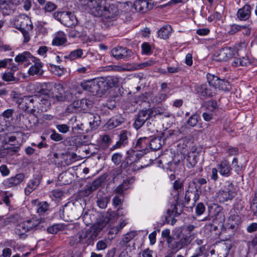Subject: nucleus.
<instances>
[{
  "label": "nucleus",
  "instance_id": "f257e3e1",
  "mask_svg": "<svg viewBox=\"0 0 257 257\" xmlns=\"http://www.w3.org/2000/svg\"><path fill=\"white\" fill-rule=\"evenodd\" d=\"M103 227L104 225L101 224L89 229L79 231L75 235L71 237L69 242L70 244L71 245H74L77 243L87 245L92 244L94 240L96 239L99 232Z\"/></svg>",
  "mask_w": 257,
  "mask_h": 257
},
{
  "label": "nucleus",
  "instance_id": "f03ea898",
  "mask_svg": "<svg viewBox=\"0 0 257 257\" xmlns=\"http://www.w3.org/2000/svg\"><path fill=\"white\" fill-rule=\"evenodd\" d=\"M161 236L166 238L168 247L175 252L187 246L192 241L190 236L187 235H183L178 241L175 240L174 237L170 235V230L169 229L163 230Z\"/></svg>",
  "mask_w": 257,
  "mask_h": 257
},
{
  "label": "nucleus",
  "instance_id": "7ed1b4c3",
  "mask_svg": "<svg viewBox=\"0 0 257 257\" xmlns=\"http://www.w3.org/2000/svg\"><path fill=\"white\" fill-rule=\"evenodd\" d=\"M40 222L39 219L34 218L24 221L16 226L15 233L20 238L24 239L27 236L26 233L35 229Z\"/></svg>",
  "mask_w": 257,
  "mask_h": 257
},
{
  "label": "nucleus",
  "instance_id": "20e7f679",
  "mask_svg": "<svg viewBox=\"0 0 257 257\" xmlns=\"http://www.w3.org/2000/svg\"><path fill=\"white\" fill-rule=\"evenodd\" d=\"M19 108L31 113L35 112L38 107L39 98L38 94L23 96L22 99H19Z\"/></svg>",
  "mask_w": 257,
  "mask_h": 257
},
{
  "label": "nucleus",
  "instance_id": "39448f33",
  "mask_svg": "<svg viewBox=\"0 0 257 257\" xmlns=\"http://www.w3.org/2000/svg\"><path fill=\"white\" fill-rule=\"evenodd\" d=\"M100 94H103L110 88L116 87L118 82V78L114 76H107L97 79Z\"/></svg>",
  "mask_w": 257,
  "mask_h": 257
},
{
  "label": "nucleus",
  "instance_id": "423d86ee",
  "mask_svg": "<svg viewBox=\"0 0 257 257\" xmlns=\"http://www.w3.org/2000/svg\"><path fill=\"white\" fill-rule=\"evenodd\" d=\"M69 154L67 152H54L51 155L50 162L58 167H62L69 166L71 161L69 159Z\"/></svg>",
  "mask_w": 257,
  "mask_h": 257
},
{
  "label": "nucleus",
  "instance_id": "0eeeda50",
  "mask_svg": "<svg viewBox=\"0 0 257 257\" xmlns=\"http://www.w3.org/2000/svg\"><path fill=\"white\" fill-rule=\"evenodd\" d=\"M236 194L234 185L230 183L225 186L223 189L219 190L216 193V197L220 203H223L228 200H231Z\"/></svg>",
  "mask_w": 257,
  "mask_h": 257
},
{
  "label": "nucleus",
  "instance_id": "6e6552de",
  "mask_svg": "<svg viewBox=\"0 0 257 257\" xmlns=\"http://www.w3.org/2000/svg\"><path fill=\"white\" fill-rule=\"evenodd\" d=\"M242 49H218L213 56V59L217 61H226L229 59L239 56V51Z\"/></svg>",
  "mask_w": 257,
  "mask_h": 257
},
{
  "label": "nucleus",
  "instance_id": "1a4fd4ad",
  "mask_svg": "<svg viewBox=\"0 0 257 257\" xmlns=\"http://www.w3.org/2000/svg\"><path fill=\"white\" fill-rule=\"evenodd\" d=\"M102 0H88L86 4L88 12L95 17H100L102 15L103 6Z\"/></svg>",
  "mask_w": 257,
  "mask_h": 257
},
{
  "label": "nucleus",
  "instance_id": "9d476101",
  "mask_svg": "<svg viewBox=\"0 0 257 257\" xmlns=\"http://www.w3.org/2000/svg\"><path fill=\"white\" fill-rule=\"evenodd\" d=\"M154 112L153 108H149L148 109L141 110L136 118L135 121L133 124L134 127L138 130L143 126L146 121L153 115Z\"/></svg>",
  "mask_w": 257,
  "mask_h": 257
},
{
  "label": "nucleus",
  "instance_id": "9b49d317",
  "mask_svg": "<svg viewBox=\"0 0 257 257\" xmlns=\"http://www.w3.org/2000/svg\"><path fill=\"white\" fill-rule=\"evenodd\" d=\"M16 28L21 32L32 31L33 26L31 20L28 17H19L15 21Z\"/></svg>",
  "mask_w": 257,
  "mask_h": 257
},
{
  "label": "nucleus",
  "instance_id": "f8f14e48",
  "mask_svg": "<svg viewBox=\"0 0 257 257\" xmlns=\"http://www.w3.org/2000/svg\"><path fill=\"white\" fill-rule=\"evenodd\" d=\"M106 179L104 176L98 177L91 184L87 185L85 188L81 191V195L86 197L96 190L103 183Z\"/></svg>",
  "mask_w": 257,
  "mask_h": 257
},
{
  "label": "nucleus",
  "instance_id": "ddd939ff",
  "mask_svg": "<svg viewBox=\"0 0 257 257\" xmlns=\"http://www.w3.org/2000/svg\"><path fill=\"white\" fill-rule=\"evenodd\" d=\"M102 15L100 16L106 20H113L118 15L117 7L114 5L104 6L102 10Z\"/></svg>",
  "mask_w": 257,
  "mask_h": 257
},
{
  "label": "nucleus",
  "instance_id": "4468645a",
  "mask_svg": "<svg viewBox=\"0 0 257 257\" xmlns=\"http://www.w3.org/2000/svg\"><path fill=\"white\" fill-rule=\"evenodd\" d=\"M83 89L91 93L93 95L100 94L97 79L83 81L81 83Z\"/></svg>",
  "mask_w": 257,
  "mask_h": 257
},
{
  "label": "nucleus",
  "instance_id": "2eb2a0df",
  "mask_svg": "<svg viewBox=\"0 0 257 257\" xmlns=\"http://www.w3.org/2000/svg\"><path fill=\"white\" fill-rule=\"evenodd\" d=\"M61 23L67 27H72L77 24V20L74 14L65 11Z\"/></svg>",
  "mask_w": 257,
  "mask_h": 257
},
{
  "label": "nucleus",
  "instance_id": "dca6fc26",
  "mask_svg": "<svg viewBox=\"0 0 257 257\" xmlns=\"http://www.w3.org/2000/svg\"><path fill=\"white\" fill-rule=\"evenodd\" d=\"M194 91L200 97L206 98L212 96V90L207 84L196 86Z\"/></svg>",
  "mask_w": 257,
  "mask_h": 257
},
{
  "label": "nucleus",
  "instance_id": "f3484780",
  "mask_svg": "<svg viewBox=\"0 0 257 257\" xmlns=\"http://www.w3.org/2000/svg\"><path fill=\"white\" fill-rule=\"evenodd\" d=\"M219 174L223 177H228L231 175L232 168L229 162L223 160L217 165Z\"/></svg>",
  "mask_w": 257,
  "mask_h": 257
},
{
  "label": "nucleus",
  "instance_id": "a211bd4d",
  "mask_svg": "<svg viewBox=\"0 0 257 257\" xmlns=\"http://www.w3.org/2000/svg\"><path fill=\"white\" fill-rule=\"evenodd\" d=\"M111 54L117 60L126 59L133 55V52L131 49H111Z\"/></svg>",
  "mask_w": 257,
  "mask_h": 257
},
{
  "label": "nucleus",
  "instance_id": "6ab92c4d",
  "mask_svg": "<svg viewBox=\"0 0 257 257\" xmlns=\"http://www.w3.org/2000/svg\"><path fill=\"white\" fill-rule=\"evenodd\" d=\"M251 7L249 5H245L237 12V17L240 21L247 20L250 17Z\"/></svg>",
  "mask_w": 257,
  "mask_h": 257
},
{
  "label": "nucleus",
  "instance_id": "aec40b11",
  "mask_svg": "<svg viewBox=\"0 0 257 257\" xmlns=\"http://www.w3.org/2000/svg\"><path fill=\"white\" fill-rule=\"evenodd\" d=\"M129 133L126 131H122L119 135V141H117L115 145L112 146L110 150L114 151V150L120 148L126 145L128 143V135Z\"/></svg>",
  "mask_w": 257,
  "mask_h": 257
},
{
  "label": "nucleus",
  "instance_id": "412c9836",
  "mask_svg": "<svg viewBox=\"0 0 257 257\" xmlns=\"http://www.w3.org/2000/svg\"><path fill=\"white\" fill-rule=\"evenodd\" d=\"M15 7L11 2H6V0H0V9L4 16H8L14 13Z\"/></svg>",
  "mask_w": 257,
  "mask_h": 257
},
{
  "label": "nucleus",
  "instance_id": "4be33fe9",
  "mask_svg": "<svg viewBox=\"0 0 257 257\" xmlns=\"http://www.w3.org/2000/svg\"><path fill=\"white\" fill-rule=\"evenodd\" d=\"M25 176L23 173H19L15 176L7 179L5 184L8 187H14L20 184L25 179Z\"/></svg>",
  "mask_w": 257,
  "mask_h": 257
},
{
  "label": "nucleus",
  "instance_id": "5701e85b",
  "mask_svg": "<svg viewBox=\"0 0 257 257\" xmlns=\"http://www.w3.org/2000/svg\"><path fill=\"white\" fill-rule=\"evenodd\" d=\"M32 205L37 207V212L40 215H43L49 210V204L46 201L40 202L38 199L31 201Z\"/></svg>",
  "mask_w": 257,
  "mask_h": 257
},
{
  "label": "nucleus",
  "instance_id": "b1692460",
  "mask_svg": "<svg viewBox=\"0 0 257 257\" xmlns=\"http://www.w3.org/2000/svg\"><path fill=\"white\" fill-rule=\"evenodd\" d=\"M124 122V118L120 115H116L110 118L106 123L108 130H112Z\"/></svg>",
  "mask_w": 257,
  "mask_h": 257
},
{
  "label": "nucleus",
  "instance_id": "393cba45",
  "mask_svg": "<svg viewBox=\"0 0 257 257\" xmlns=\"http://www.w3.org/2000/svg\"><path fill=\"white\" fill-rule=\"evenodd\" d=\"M49 96L45 95H38V98L39 100L38 102L37 109L41 111H47L50 107L51 103L48 98Z\"/></svg>",
  "mask_w": 257,
  "mask_h": 257
},
{
  "label": "nucleus",
  "instance_id": "a878e982",
  "mask_svg": "<svg viewBox=\"0 0 257 257\" xmlns=\"http://www.w3.org/2000/svg\"><path fill=\"white\" fill-rule=\"evenodd\" d=\"M199 153L196 151L188 153L187 158L186 166L188 168H192L195 166L199 159Z\"/></svg>",
  "mask_w": 257,
  "mask_h": 257
},
{
  "label": "nucleus",
  "instance_id": "bb28decb",
  "mask_svg": "<svg viewBox=\"0 0 257 257\" xmlns=\"http://www.w3.org/2000/svg\"><path fill=\"white\" fill-rule=\"evenodd\" d=\"M67 38L66 34L62 31L56 33L52 41V44L56 46H60L66 43Z\"/></svg>",
  "mask_w": 257,
  "mask_h": 257
},
{
  "label": "nucleus",
  "instance_id": "cd10ccee",
  "mask_svg": "<svg viewBox=\"0 0 257 257\" xmlns=\"http://www.w3.org/2000/svg\"><path fill=\"white\" fill-rule=\"evenodd\" d=\"M40 182L41 178L39 177H36L30 180L25 188V194L27 195H29L33 191L37 188Z\"/></svg>",
  "mask_w": 257,
  "mask_h": 257
},
{
  "label": "nucleus",
  "instance_id": "c85d7f7f",
  "mask_svg": "<svg viewBox=\"0 0 257 257\" xmlns=\"http://www.w3.org/2000/svg\"><path fill=\"white\" fill-rule=\"evenodd\" d=\"M35 58L33 57L29 52H24L19 54L15 57V61L18 63L29 62L30 60L34 61Z\"/></svg>",
  "mask_w": 257,
  "mask_h": 257
},
{
  "label": "nucleus",
  "instance_id": "c756f323",
  "mask_svg": "<svg viewBox=\"0 0 257 257\" xmlns=\"http://www.w3.org/2000/svg\"><path fill=\"white\" fill-rule=\"evenodd\" d=\"M149 139L147 137L139 138L135 145V149L136 150H148Z\"/></svg>",
  "mask_w": 257,
  "mask_h": 257
},
{
  "label": "nucleus",
  "instance_id": "7c9ffc66",
  "mask_svg": "<svg viewBox=\"0 0 257 257\" xmlns=\"http://www.w3.org/2000/svg\"><path fill=\"white\" fill-rule=\"evenodd\" d=\"M21 219V217L18 214H12L4 220L3 225L4 226H11L18 222Z\"/></svg>",
  "mask_w": 257,
  "mask_h": 257
},
{
  "label": "nucleus",
  "instance_id": "2f4dec72",
  "mask_svg": "<svg viewBox=\"0 0 257 257\" xmlns=\"http://www.w3.org/2000/svg\"><path fill=\"white\" fill-rule=\"evenodd\" d=\"M172 29L170 25H166L162 27L158 32V36L163 39L169 38Z\"/></svg>",
  "mask_w": 257,
  "mask_h": 257
},
{
  "label": "nucleus",
  "instance_id": "473e14b6",
  "mask_svg": "<svg viewBox=\"0 0 257 257\" xmlns=\"http://www.w3.org/2000/svg\"><path fill=\"white\" fill-rule=\"evenodd\" d=\"M43 65L41 62H36L29 70V74L31 75H42L43 73Z\"/></svg>",
  "mask_w": 257,
  "mask_h": 257
},
{
  "label": "nucleus",
  "instance_id": "72a5a7b5",
  "mask_svg": "<svg viewBox=\"0 0 257 257\" xmlns=\"http://www.w3.org/2000/svg\"><path fill=\"white\" fill-rule=\"evenodd\" d=\"M81 111H87L93 105V101L89 98H83L79 101Z\"/></svg>",
  "mask_w": 257,
  "mask_h": 257
},
{
  "label": "nucleus",
  "instance_id": "f704fd0d",
  "mask_svg": "<svg viewBox=\"0 0 257 257\" xmlns=\"http://www.w3.org/2000/svg\"><path fill=\"white\" fill-rule=\"evenodd\" d=\"M90 120L89 124L91 130L96 129L100 124V116L97 114L92 113L89 114Z\"/></svg>",
  "mask_w": 257,
  "mask_h": 257
},
{
  "label": "nucleus",
  "instance_id": "c9c22d12",
  "mask_svg": "<svg viewBox=\"0 0 257 257\" xmlns=\"http://www.w3.org/2000/svg\"><path fill=\"white\" fill-rule=\"evenodd\" d=\"M49 69L51 72L58 76H62L66 72L65 68L61 67L60 66H57L50 63L48 66Z\"/></svg>",
  "mask_w": 257,
  "mask_h": 257
},
{
  "label": "nucleus",
  "instance_id": "e433bc0d",
  "mask_svg": "<svg viewBox=\"0 0 257 257\" xmlns=\"http://www.w3.org/2000/svg\"><path fill=\"white\" fill-rule=\"evenodd\" d=\"M249 63H250V61L247 57L242 56L239 58H235L232 62V65L234 67H236L240 66H246Z\"/></svg>",
  "mask_w": 257,
  "mask_h": 257
},
{
  "label": "nucleus",
  "instance_id": "4c0bfd02",
  "mask_svg": "<svg viewBox=\"0 0 257 257\" xmlns=\"http://www.w3.org/2000/svg\"><path fill=\"white\" fill-rule=\"evenodd\" d=\"M149 146L154 151L159 150L162 147V140L161 138H155L152 139L150 142L149 141Z\"/></svg>",
  "mask_w": 257,
  "mask_h": 257
},
{
  "label": "nucleus",
  "instance_id": "58836bf2",
  "mask_svg": "<svg viewBox=\"0 0 257 257\" xmlns=\"http://www.w3.org/2000/svg\"><path fill=\"white\" fill-rule=\"evenodd\" d=\"M131 180H124L122 183L118 185L115 189L116 193L122 195L125 190L130 188Z\"/></svg>",
  "mask_w": 257,
  "mask_h": 257
},
{
  "label": "nucleus",
  "instance_id": "ea45409f",
  "mask_svg": "<svg viewBox=\"0 0 257 257\" xmlns=\"http://www.w3.org/2000/svg\"><path fill=\"white\" fill-rule=\"evenodd\" d=\"M56 99L59 101H69L72 99L73 94L69 92H64V93H60L56 95Z\"/></svg>",
  "mask_w": 257,
  "mask_h": 257
},
{
  "label": "nucleus",
  "instance_id": "a19ab883",
  "mask_svg": "<svg viewBox=\"0 0 257 257\" xmlns=\"http://www.w3.org/2000/svg\"><path fill=\"white\" fill-rule=\"evenodd\" d=\"M83 55V52L81 49H76L68 55L64 56L66 59H69L70 60H74L76 59L80 58Z\"/></svg>",
  "mask_w": 257,
  "mask_h": 257
},
{
  "label": "nucleus",
  "instance_id": "79ce46f5",
  "mask_svg": "<svg viewBox=\"0 0 257 257\" xmlns=\"http://www.w3.org/2000/svg\"><path fill=\"white\" fill-rule=\"evenodd\" d=\"M51 84L49 83H44L41 85V88L38 92L41 94V95L49 96L51 93L50 87Z\"/></svg>",
  "mask_w": 257,
  "mask_h": 257
},
{
  "label": "nucleus",
  "instance_id": "37998d69",
  "mask_svg": "<svg viewBox=\"0 0 257 257\" xmlns=\"http://www.w3.org/2000/svg\"><path fill=\"white\" fill-rule=\"evenodd\" d=\"M215 88H218L220 90L224 91H229L230 89L229 82L224 79H219V81H217V86Z\"/></svg>",
  "mask_w": 257,
  "mask_h": 257
},
{
  "label": "nucleus",
  "instance_id": "c03bdc74",
  "mask_svg": "<svg viewBox=\"0 0 257 257\" xmlns=\"http://www.w3.org/2000/svg\"><path fill=\"white\" fill-rule=\"evenodd\" d=\"M66 111L68 113H75L81 111L79 101H74L69 105L67 107Z\"/></svg>",
  "mask_w": 257,
  "mask_h": 257
},
{
  "label": "nucleus",
  "instance_id": "a18cd8bd",
  "mask_svg": "<svg viewBox=\"0 0 257 257\" xmlns=\"http://www.w3.org/2000/svg\"><path fill=\"white\" fill-rule=\"evenodd\" d=\"M109 201L110 197L109 196L100 197L97 198V204L99 208L104 209L107 207Z\"/></svg>",
  "mask_w": 257,
  "mask_h": 257
},
{
  "label": "nucleus",
  "instance_id": "49530a36",
  "mask_svg": "<svg viewBox=\"0 0 257 257\" xmlns=\"http://www.w3.org/2000/svg\"><path fill=\"white\" fill-rule=\"evenodd\" d=\"M136 232L132 231L125 234L122 236V244L126 245L127 244L132 240L136 235Z\"/></svg>",
  "mask_w": 257,
  "mask_h": 257
},
{
  "label": "nucleus",
  "instance_id": "de8ad7c7",
  "mask_svg": "<svg viewBox=\"0 0 257 257\" xmlns=\"http://www.w3.org/2000/svg\"><path fill=\"white\" fill-rule=\"evenodd\" d=\"M199 118V115L196 113H194L189 117L187 123L191 127H195L197 124Z\"/></svg>",
  "mask_w": 257,
  "mask_h": 257
},
{
  "label": "nucleus",
  "instance_id": "09e8293b",
  "mask_svg": "<svg viewBox=\"0 0 257 257\" xmlns=\"http://www.w3.org/2000/svg\"><path fill=\"white\" fill-rule=\"evenodd\" d=\"M206 77L207 81L209 85L215 88L217 84V81H219L220 78L217 76L210 73H208Z\"/></svg>",
  "mask_w": 257,
  "mask_h": 257
},
{
  "label": "nucleus",
  "instance_id": "8fccbe9b",
  "mask_svg": "<svg viewBox=\"0 0 257 257\" xmlns=\"http://www.w3.org/2000/svg\"><path fill=\"white\" fill-rule=\"evenodd\" d=\"M63 229V226L62 224H54L47 228V231L51 234H56L59 231Z\"/></svg>",
  "mask_w": 257,
  "mask_h": 257
},
{
  "label": "nucleus",
  "instance_id": "3c124183",
  "mask_svg": "<svg viewBox=\"0 0 257 257\" xmlns=\"http://www.w3.org/2000/svg\"><path fill=\"white\" fill-rule=\"evenodd\" d=\"M233 209L236 215L239 216L243 215L242 212L244 209V205L241 201L234 205Z\"/></svg>",
  "mask_w": 257,
  "mask_h": 257
},
{
  "label": "nucleus",
  "instance_id": "603ef678",
  "mask_svg": "<svg viewBox=\"0 0 257 257\" xmlns=\"http://www.w3.org/2000/svg\"><path fill=\"white\" fill-rule=\"evenodd\" d=\"M57 9V6L53 3L47 2L43 8V10L45 13L51 12Z\"/></svg>",
  "mask_w": 257,
  "mask_h": 257
},
{
  "label": "nucleus",
  "instance_id": "864d4df0",
  "mask_svg": "<svg viewBox=\"0 0 257 257\" xmlns=\"http://www.w3.org/2000/svg\"><path fill=\"white\" fill-rule=\"evenodd\" d=\"M242 28H246V26L244 25L240 26L236 24H233L231 26L228 33L230 35H233L240 31Z\"/></svg>",
  "mask_w": 257,
  "mask_h": 257
},
{
  "label": "nucleus",
  "instance_id": "5fc2aeb1",
  "mask_svg": "<svg viewBox=\"0 0 257 257\" xmlns=\"http://www.w3.org/2000/svg\"><path fill=\"white\" fill-rule=\"evenodd\" d=\"M205 250V245H201L198 248H196L194 253L191 257H199L202 256V254Z\"/></svg>",
  "mask_w": 257,
  "mask_h": 257
},
{
  "label": "nucleus",
  "instance_id": "6e6d98bb",
  "mask_svg": "<svg viewBox=\"0 0 257 257\" xmlns=\"http://www.w3.org/2000/svg\"><path fill=\"white\" fill-rule=\"evenodd\" d=\"M109 68H110V69L118 71H128L129 69L127 68V67L124 65H112L108 66Z\"/></svg>",
  "mask_w": 257,
  "mask_h": 257
},
{
  "label": "nucleus",
  "instance_id": "4d7b16f0",
  "mask_svg": "<svg viewBox=\"0 0 257 257\" xmlns=\"http://www.w3.org/2000/svg\"><path fill=\"white\" fill-rule=\"evenodd\" d=\"M133 160L131 159V157L128 156L122 162L120 168L121 169H126L128 167L133 165Z\"/></svg>",
  "mask_w": 257,
  "mask_h": 257
},
{
  "label": "nucleus",
  "instance_id": "13d9d810",
  "mask_svg": "<svg viewBox=\"0 0 257 257\" xmlns=\"http://www.w3.org/2000/svg\"><path fill=\"white\" fill-rule=\"evenodd\" d=\"M121 158L122 155L120 153H117L112 155L111 160L115 165H118L121 162Z\"/></svg>",
  "mask_w": 257,
  "mask_h": 257
},
{
  "label": "nucleus",
  "instance_id": "bf43d9fd",
  "mask_svg": "<svg viewBox=\"0 0 257 257\" xmlns=\"http://www.w3.org/2000/svg\"><path fill=\"white\" fill-rule=\"evenodd\" d=\"M205 210V207L204 205L202 203H198L195 208L196 215L198 216L201 215L204 213Z\"/></svg>",
  "mask_w": 257,
  "mask_h": 257
},
{
  "label": "nucleus",
  "instance_id": "052dcab7",
  "mask_svg": "<svg viewBox=\"0 0 257 257\" xmlns=\"http://www.w3.org/2000/svg\"><path fill=\"white\" fill-rule=\"evenodd\" d=\"M107 245L106 240H99L96 244V248L97 250H104L107 248Z\"/></svg>",
  "mask_w": 257,
  "mask_h": 257
},
{
  "label": "nucleus",
  "instance_id": "680f3d73",
  "mask_svg": "<svg viewBox=\"0 0 257 257\" xmlns=\"http://www.w3.org/2000/svg\"><path fill=\"white\" fill-rule=\"evenodd\" d=\"M250 209L253 212V215L256 216L257 214V196H255L252 200L250 204Z\"/></svg>",
  "mask_w": 257,
  "mask_h": 257
},
{
  "label": "nucleus",
  "instance_id": "e2e57ef3",
  "mask_svg": "<svg viewBox=\"0 0 257 257\" xmlns=\"http://www.w3.org/2000/svg\"><path fill=\"white\" fill-rule=\"evenodd\" d=\"M11 96L13 100L18 104V107H19V99H22L23 96H21L20 94L17 93L16 91H12Z\"/></svg>",
  "mask_w": 257,
  "mask_h": 257
},
{
  "label": "nucleus",
  "instance_id": "0e129e2a",
  "mask_svg": "<svg viewBox=\"0 0 257 257\" xmlns=\"http://www.w3.org/2000/svg\"><path fill=\"white\" fill-rule=\"evenodd\" d=\"M56 128L61 133L65 134L69 130V127L66 124H57Z\"/></svg>",
  "mask_w": 257,
  "mask_h": 257
},
{
  "label": "nucleus",
  "instance_id": "69168bd1",
  "mask_svg": "<svg viewBox=\"0 0 257 257\" xmlns=\"http://www.w3.org/2000/svg\"><path fill=\"white\" fill-rule=\"evenodd\" d=\"M3 79L6 81H14L16 80L15 77L12 73H6L3 75Z\"/></svg>",
  "mask_w": 257,
  "mask_h": 257
},
{
  "label": "nucleus",
  "instance_id": "338daca9",
  "mask_svg": "<svg viewBox=\"0 0 257 257\" xmlns=\"http://www.w3.org/2000/svg\"><path fill=\"white\" fill-rule=\"evenodd\" d=\"M50 138L54 141H60L63 139V136L57 133L55 131H53V133L50 135Z\"/></svg>",
  "mask_w": 257,
  "mask_h": 257
},
{
  "label": "nucleus",
  "instance_id": "774afa93",
  "mask_svg": "<svg viewBox=\"0 0 257 257\" xmlns=\"http://www.w3.org/2000/svg\"><path fill=\"white\" fill-rule=\"evenodd\" d=\"M249 248H257V236H254L251 241H249L247 243Z\"/></svg>",
  "mask_w": 257,
  "mask_h": 257
}]
</instances>
